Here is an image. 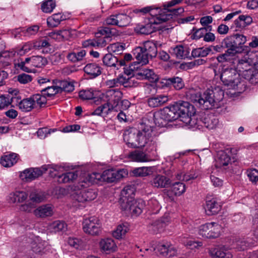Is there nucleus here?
Returning <instances> with one entry per match:
<instances>
[{
  "label": "nucleus",
  "instance_id": "nucleus-1",
  "mask_svg": "<svg viewBox=\"0 0 258 258\" xmlns=\"http://www.w3.org/2000/svg\"><path fill=\"white\" fill-rule=\"evenodd\" d=\"M246 37L242 34H236L228 38L227 43V57L239 55L236 68L239 72H250L251 67L258 64V52L248 50V47L243 44Z\"/></svg>",
  "mask_w": 258,
  "mask_h": 258
},
{
  "label": "nucleus",
  "instance_id": "nucleus-2",
  "mask_svg": "<svg viewBox=\"0 0 258 258\" xmlns=\"http://www.w3.org/2000/svg\"><path fill=\"white\" fill-rule=\"evenodd\" d=\"M152 128L145 123H141L139 130L135 128L126 130L123 134V140L128 147L142 148L153 141Z\"/></svg>",
  "mask_w": 258,
  "mask_h": 258
},
{
  "label": "nucleus",
  "instance_id": "nucleus-3",
  "mask_svg": "<svg viewBox=\"0 0 258 258\" xmlns=\"http://www.w3.org/2000/svg\"><path fill=\"white\" fill-rule=\"evenodd\" d=\"M161 116L168 122L180 119L185 124L184 118L189 117L195 113L194 107L188 102L179 101L161 110Z\"/></svg>",
  "mask_w": 258,
  "mask_h": 258
},
{
  "label": "nucleus",
  "instance_id": "nucleus-4",
  "mask_svg": "<svg viewBox=\"0 0 258 258\" xmlns=\"http://www.w3.org/2000/svg\"><path fill=\"white\" fill-rule=\"evenodd\" d=\"M224 96V91L219 86L213 89H208L203 94L196 93L192 94L190 96L191 101L204 109H210L214 106L216 101L220 102Z\"/></svg>",
  "mask_w": 258,
  "mask_h": 258
},
{
  "label": "nucleus",
  "instance_id": "nucleus-5",
  "mask_svg": "<svg viewBox=\"0 0 258 258\" xmlns=\"http://www.w3.org/2000/svg\"><path fill=\"white\" fill-rule=\"evenodd\" d=\"M87 186L81 182L74 183L69 186V190L73 199L80 203L90 202L95 199L97 193L95 189L86 188Z\"/></svg>",
  "mask_w": 258,
  "mask_h": 258
},
{
  "label": "nucleus",
  "instance_id": "nucleus-6",
  "mask_svg": "<svg viewBox=\"0 0 258 258\" xmlns=\"http://www.w3.org/2000/svg\"><path fill=\"white\" fill-rule=\"evenodd\" d=\"M47 60L46 58L40 56L35 55L26 57L24 60H18L15 63V66L17 69H20L27 73H35L36 68H42L46 66Z\"/></svg>",
  "mask_w": 258,
  "mask_h": 258
},
{
  "label": "nucleus",
  "instance_id": "nucleus-7",
  "mask_svg": "<svg viewBox=\"0 0 258 258\" xmlns=\"http://www.w3.org/2000/svg\"><path fill=\"white\" fill-rule=\"evenodd\" d=\"M183 120L185 122V124L190 127L199 128L200 126H205L210 130L214 128L218 123L216 119H212L209 115L199 119L195 113L189 117L184 118Z\"/></svg>",
  "mask_w": 258,
  "mask_h": 258
},
{
  "label": "nucleus",
  "instance_id": "nucleus-8",
  "mask_svg": "<svg viewBox=\"0 0 258 258\" xmlns=\"http://www.w3.org/2000/svg\"><path fill=\"white\" fill-rule=\"evenodd\" d=\"M83 230L88 235L99 236L102 232V224L97 217H90L83 221Z\"/></svg>",
  "mask_w": 258,
  "mask_h": 258
},
{
  "label": "nucleus",
  "instance_id": "nucleus-9",
  "mask_svg": "<svg viewBox=\"0 0 258 258\" xmlns=\"http://www.w3.org/2000/svg\"><path fill=\"white\" fill-rule=\"evenodd\" d=\"M134 189L132 186H126L121 190L119 202L122 210L130 212L131 205L134 200Z\"/></svg>",
  "mask_w": 258,
  "mask_h": 258
},
{
  "label": "nucleus",
  "instance_id": "nucleus-10",
  "mask_svg": "<svg viewBox=\"0 0 258 258\" xmlns=\"http://www.w3.org/2000/svg\"><path fill=\"white\" fill-rule=\"evenodd\" d=\"M220 226L214 223H208L200 226L199 234L205 238H214L220 235Z\"/></svg>",
  "mask_w": 258,
  "mask_h": 258
},
{
  "label": "nucleus",
  "instance_id": "nucleus-11",
  "mask_svg": "<svg viewBox=\"0 0 258 258\" xmlns=\"http://www.w3.org/2000/svg\"><path fill=\"white\" fill-rule=\"evenodd\" d=\"M107 99V103L111 108V110L118 111L119 109L120 102L122 97V93L117 89H110L106 91L105 94Z\"/></svg>",
  "mask_w": 258,
  "mask_h": 258
},
{
  "label": "nucleus",
  "instance_id": "nucleus-12",
  "mask_svg": "<svg viewBox=\"0 0 258 258\" xmlns=\"http://www.w3.org/2000/svg\"><path fill=\"white\" fill-rule=\"evenodd\" d=\"M133 54L136 61L134 62V64L130 65V70L134 71L138 68L136 67L137 64H141L142 65L146 64L149 62V57L144 51L142 46H139L133 50Z\"/></svg>",
  "mask_w": 258,
  "mask_h": 258
},
{
  "label": "nucleus",
  "instance_id": "nucleus-13",
  "mask_svg": "<svg viewBox=\"0 0 258 258\" xmlns=\"http://www.w3.org/2000/svg\"><path fill=\"white\" fill-rule=\"evenodd\" d=\"M42 169L40 168H28L19 172L20 179L26 182H31L42 175Z\"/></svg>",
  "mask_w": 258,
  "mask_h": 258
},
{
  "label": "nucleus",
  "instance_id": "nucleus-14",
  "mask_svg": "<svg viewBox=\"0 0 258 258\" xmlns=\"http://www.w3.org/2000/svg\"><path fill=\"white\" fill-rule=\"evenodd\" d=\"M101 174L102 181L113 182L125 177L127 175V172L124 169H108L104 171Z\"/></svg>",
  "mask_w": 258,
  "mask_h": 258
},
{
  "label": "nucleus",
  "instance_id": "nucleus-15",
  "mask_svg": "<svg viewBox=\"0 0 258 258\" xmlns=\"http://www.w3.org/2000/svg\"><path fill=\"white\" fill-rule=\"evenodd\" d=\"M171 182L169 178L162 174H156L150 181L152 186L159 188L167 187L171 184Z\"/></svg>",
  "mask_w": 258,
  "mask_h": 258
},
{
  "label": "nucleus",
  "instance_id": "nucleus-16",
  "mask_svg": "<svg viewBox=\"0 0 258 258\" xmlns=\"http://www.w3.org/2000/svg\"><path fill=\"white\" fill-rule=\"evenodd\" d=\"M136 77L139 79H147L151 82H156L158 79V76L156 74L153 70L143 68L139 70L136 74Z\"/></svg>",
  "mask_w": 258,
  "mask_h": 258
},
{
  "label": "nucleus",
  "instance_id": "nucleus-17",
  "mask_svg": "<svg viewBox=\"0 0 258 258\" xmlns=\"http://www.w3.org/2000/svg\"><path fill=\"white\" fill-rule=\"evenodd\" d=\"M205 211L208 215L217 214L221 210V205L216 199L207 197L206 198Z\"/></svg>",
  "mask_w": 258,
  "mask_h": 258
},
{
  "label": "nucleus",
  "instance_id": "nucleus-18",
  "mask_svg": "<svg viewBox=\"0 0 258 258\" xmlns=\"http://www.w3.org/2000/svg\"><path fill=\"white\" fill-rule=\"evenodd\" d=\"M156 249L161 254L165 256H174L177 252L176 248L170 242L159 243Z\"/></svg>",
  "mask_w": 258,
  "mask_h": 258
},
{
  "label": "nucleus",
  "instance_id": "nucleus-19",
  "mask_svg": "<svg viewBox=\"0 0 258 258\" xmlns=\"http://www.w3.org/2000/svg\"><path fill=\"white\" fill-rule=\"evenodd\" d=\"M155 25V24L153 22L152 19L151 18L147 23L137 25L135 30L137 33L149 35L156 30V28Z\"/></svg>",
  "mask_w": 258,
  "mask_h": 258
},
{
  "label": "nucleus",
  "instance_id": "nucleus-20",
  "mask_svg": "<svg viewBox=\"0 0 258 258\" xmlns=\"http://www.w3.org/2000/svg\"><path fill=\"white\" fill-rule=\"evenodd\" d=\"M170 52L177 58L185 59L188 57L190 49L187 46L179 45L174 47H171Z\"/></svg>",
  "mask_w": 258,
  "mask_h": 258
},
{
  "label": "nucleus",
  "instance_id": "nucleus-21",
  "mask_svg": "<svg viewBox=\"0 0 258 258\" xmlns=\"http://www.w3.org/2000/svg\"><path fill=\"white\" fill-rule=\"evenodd\" d=\"M28 197V195L26 191L17 190L10 194L8 200L11 203H22L25 202Z\"/></svg>",
  "mask_w": 258,
  "mask_h": 258
},
{
  "label": "nucleus",
  "instance_id": "nucleus-22",
  "mask_svg": "<svg viewBox=\"0 0 258 258\" xmlns=\"http://www.w3.org/2000/svg\"><path fill=\"white\" fill-rule=\"evenodd\" d=\"M101 249L107 254L116 251L117 247L114 241L111 238L102 239L99 242Z\"/></svg>",
  "mask_w": 258,
  "mask_h": 258
},
{
  "label": "nucleus",
  "instance_id": "nucleus-23",
  "mask_svg": "<svg viewBox=\"0 0 258 258\" xmlns=\"http://www.w3.org/2000/svg\"><path fill=\"white\" fill-rule=\"evenodd\" d=\"M53 207L49 204L41 205L33 211L34 215L38 218H45L53 215Z\"/></svg>",
  "mask_w": 258,
  "mask_h": 258
},
{
  "label": "nucleus",
  "instance_id": "nucleus-24",
  "mask_svg": "<svg viewBox=\"0 0 258 258\" xmlns=\"http://www.w3.org/2000/svg\"><path fill=\"white\" fill-rule=\"evenodd\" d=\"M158 43L154 41H146L143 43L142 48L146 52L149 58L155 57L157 54Z\"/></svg>",
  "mask_w": 258,
  "mask_h": 258
},
{
  "label": "nucleus",
  "instance_id": "nucleus-25",
  "mask_svg": "<svg viewBox=\"0 0 258 258\" xmlns=\"http://www.w3.org/2000/svg\"><path fill=\"white\" fill-rule=\"evenodd\" d=\"M102 177L101 174L94 172L87 174L85 177L81 178L79 182L88 186L90 184L98 183V181H102Z\"/></svg>",
  "mask_w": 258,
  "mask_h": 258
},
{
  "label": "nucleus",
  "instance_id": "nucleus-26",
  "mask_svg": "<svg viewBox=\"0 0 258 258\" xmlns=\"http://www.w3.org/2000/svg\"><path fill=\"white\" fill-rule=\"evenodd\" d=\"M18 160V155L11 153L1 157L0 162L2 165L6 167H10L15 164Z\"/></svg>",
  "mask_w": 258,
  "mask_h": 258
},
{
  "label": "nucleus",
  "instance_id": "nucleus-27",
  "mask_svg": "<svg viewBox=\"0 0 258 258\" xmlns=\"http://www.w3.org/2000/svg\"><path fill=\"white\" fill-rule=\"evenodd\" d=\"M40 169H42V174L45 173L46 171H48V174L51 177H58L60 175V173H62L63 170V167L58 166L57 165H45L40 167Z\"/></svg>",
  "mask_w": 258,
  "mask_h": 258
},
{
  "label": "nucleus",
  "instance_id": "nucleus-28",
  "mask_svg": "<svg viewBox=\"0 0 258 258\" xmlns=\"http://www.w3.org/2000/svg\"><path fill=\"white\" fill-rule=\"evenodd\" d=\"M169 100V97L165 95H160L148 99V103L151 107H157L163 105Z\"/></svg>",
  "mask_w": 258,
  "mask_h": 258
},
{
  "label": "nucleus",
  "instance_id": "nucleus-29",
  "mask_svg": "<svg viewBox=\"0 0 258 258\" xmlns=\"http://www.w3.org/2000/svg\"><path fill=\"white\" fill-rule=\"evenodd\" d=\"M145 207V202L142 199L134 200L130 207V211L133 216H137L142 213Z\"/></svg>",
  "mask_w": 258,
  "mask_h": 258
},
{
  "label": "nucleus",
  "instance_id": "nucleus-30",
  "mask_svg": "<svg viewBox=\"0 0 258 258\" xmlns=\"http://www.w3.org/2000/svg\"><path fill=\"white\" fill-rule=\"evenodd\" d=\"M218 62L220 63L219 66V68L218 70V74H216V76L217 77H219L221 81L222 82L224 85L226 84V78H224V74L226 72V69L225 68L224 63L226 61V54L225 53L222 54L221 55L217 56V58Z\"/></svg>",
  "mask_w": 258,
  "mask_h": 258
},
{
  "label": "nucleus",
  "instance_id": "nucleus-31",
  "mask_svg": "<svg viewBox=\"0 0 258 258\" xmlns=\"http://www.w3.org/2000/svg\"><path fill=\"white\" fill-rule=\"evenodd\" d=\"M252 22V18L248 15H241L234 21V24L236 28H243Z\"/></svg>",
  "mask_w": 258,
  "mask_h": 258
},
{
  "label": "nucleus",
  "instance_id": "nucleus-32",
  "mask_svg": "<svg viewBox=\"0 0 258 258\" xmlns=\"http://www.w3.org/2000/svg\"><path fill=\"white\" fill-rule=\"evenodd\" d=\"M128 157L132 161L138 162H147L150 160L149 156L145 153L140 151L131 152Z\"/></svg>",
  "mask_w": 258,
  "mask_h": 258
},
{
  "label": "nucleus",
  "instance_id": "nucleus-33",
  "mask_svg": "<svg viewBox=\"0 0 258 258\" xmlns=\"http://www.w3.org/2000/svg\"><path fill=\"white\" fill-rule=\"evenodd\" d=\"M200 175L199 171L191 169L189 172L183 173L182 172H179L176 174V178L178 180H183L189 181L197 178Z\"/></svg>",
  "mask_w": 258,
  "mask_h": 258
},
{
  "label": "nucleus",
  "instance_id": "nucleus-34",
  "mask_svg": "<svg viewBox=\"0 0 258 258\" xmlns=\"http://www.w3.org/2000/svg\"><path fill=\"white\" fill-rule=\"evenodd\" d=\"M84 72L90 75L92 78H95L101 73V69L96 63H89L84 68Z\"/></svg>",
  "mask_w": 258,
  "mask_h": 258
},
{
  "label": "nucleus",
  "instance_id": "nucleus-35",
  "mask_svg": "<svg viewBox=\"0 0 258 258\" xmlns=\"http://www.w3.org/2000/svg\"><path fill=\"white\" fill-rule=\"evenodd\" d=\"M102 61L104 66L108 67H116L117 66H119L117 58L110 52L103 57Z\"/></svg>",
  "mask_w": 258,
  "mask_h": 258
},
{
  "label": "nucleus",
  "instance_id": "nucleus-36",
  "mask_svg": "<svg viewBox=\"0 0 258 258\" xmlns=\"http://www.w3.org/2000/svg\"><path fill=\"white\" fill-rule=\"evenodd\" d=\"M165 84L166 85H172L176 90H180L184 87V83L182 79L178 77H174L164 79Z\"/></svg>",
  "mask_w": 258,
  "mask_h": 258
},
{
  "label": "nucleus",
  "instance_id": "nucleus-37",
  "mask_svg": "<svg viewBox=\"0 0 258 258\" xmlns=\"http://www.w3.org/2000/svg\"><path fill=\"white\" fill-rule=\"evenodd\" d=\"M47 245V243L46 242L36 238L31 243V248L34 252L41 253L44 252Z\"/></svg>",
  "mask_w": 258,
  "mask_h": 258
},
{
  "label": "nucleus",
  "instance_id": "nucleus-38",
  "mask_svg": "<svg viewBox=\"0 0 258 258\" xmlns=\"http://www.w3.org/2000/svg\"><path fill=\"white\" fill-rule=\"evenodd\" d=\"M65 20L64 17L61 13H56L47 19V25L51 27L57 26L61 21Z\"/></svg>",
  "mask_w": 258,
  "mask_h": 258
},
{
  "label": "nucleus",
  "instance_id": "nucleus-39",
  "mask_svg": "<svg viewBox=\"0 0 258 258\" xmlns=\"http://www.w3.org/2000/svg\"><path fill=\"white\" fill-rule=\"evenodd\" d=\"M19 109L24 112H28L35 108L31 97L24 99L18 103Z\"/></svg>",
  "mask_w": 258,
  "mask_h": 258
},
{
  "label": "nucleus",
  "instance_id": "nucleus-40",
  "mask_svg": "<svg viewBox=\"0 0 258 258\" xmlns=\"http://www.w3.org/2000/svg\"><path fill=\"white\" fill-rule=\"evenodd\" d=\"M172 18V14L170 13V11L169 10L166 12H163L157 15L156 17H153L152 18L153 22L155 25L161 24L163 22L167 21Z\"/></svg>",
  "mask_w": 258,
  "mask_h": 258
},
{
  "label": "nucleus",
  "instance_id": "nucleus-41",
  "mask_svg": "<svg viewBox=\"0 0 258 258\" xmlns=\"http://www.w3.org/2000/svg\"><path fill=\"white\" fill-rule=\"evenodd\" d=\"M86 54L85 50H81L77 52H70L67 56V58L72 62H76L84 59Z\"/></svg>",
  "mask_w": 258,
  "mask_h": 258
},
{
  "label": "nucleus",
  "instance_id": "nucleus-42",
  "mask_svg": "<svg viewBox=\"0 0 258 258\" xmlns=\"http://www.w3.org/2000/svg\"><path fill=\"white\" fill-rule=\"evenodd\" d=\"M116 79L118 86L122 85L124 87H132L134 86V78L119 76Z\"/></svg>",
  "mask_w": 258,
  "mask_h": 258
},
{
  "label": "nucleus",
  "instance_id": "nucleus-43",
  "mask_svg": "<svg viewBox=\"0 0 258 258\" xmlns=\"http://www.w3.org/2000/svg\"><path fill=\"white\" fill-rule=\"evenodd\" d=\"M128 225L127 223L119 225L113 232L112 235L116 239H120L124 236L128 230Z\"/></svg>",
  "mask_w": 258,
  "mask_h": 258
},
{
  "label": "nucleus",
  "instance_id": "nucleus-44",
  "mask_svg": "<svg viewBox=\"0 0 258 258\" xmlns=\"http://www.w3.org/2000/svg\"><path fill=\"white\" fill-rule=\"evenodd\" d=\"M31 98L33 104H34L35 107L38 106L43 107L47 102L46 96L43 94V95L40 94H34L31 96Z\"/></svg>",
  "mask_w": 258,
  "mask_h": 258
},
{
  "label": "nucleus",
  "instance_id": "nucleus-45",
  "mask_svg": "<svg viewBox=\"0 0 258 258\" xmlns=\"http://www.w3.org/2000/svg\"><path fill=\"white\" fill-rule=\"evenodd\" d=\"M153 169V167H141L134 169L133 173L136 176L144 177L152 173Z\"/></svg>",
  "mask_w": 258,
  "mask_h": 258
},
{
  "label": "nucleus",
  "instance_id": "nucleus-46",
  "mask_svg": "<svg viewBox=\"0 0 258 258\" xmlns=\"http://www.w3.org/2000/svg\"><path fill=\"white\" fill-rule=\"evenodd\" d=\"M238 149L235 147L227 148V166L228 163H235L238 159Z\"/></svg>",
  "mask_w": 258,
  "mask_h": 258
},
{
  "label": "nucleus",
  "instance_id": "nucleus-47",
  "mask_svg": "<svg viewBox=\"0 0 258 258\" xmlns=\"http://www.w3.org/2000/svg\"><path fill=\"white\" fill-rule=\"evenodd\" d=\"M49 229L54 232H64L67 229V225L64 221H55L49 225Z\"/></svg>",
  "mask_w": 258,
  "mask_h": 258
},
{
  "label": "nucleus",
  "instance_id": "nucleus-48",
  "mask_svg": "<svg viewBox=\"0 0 258 258\" xmlns=\"http://www.w3.org/2000/svg\"><path fill=\"white\" fill-rule=\"evenodd\" d=\"M125 44L116 42L110 44L107 47V50L110 53H114L116 54H121L125 49Z\"/></svg>",
  "mask_w": 258,
  "mask_h": 258
},
{
  "label": "nucleus",
  "instance_id": "nucleus-49",
  "mask_svg": "<svg viewBox=\"0 0 258 258\" xmlns=\"http://www.w3.org/2000/svg\"><path fill=\"white\" fill-rule=\"evenodd\" d=\"M78 177L77 172H69L66 173H62L58 176V182L60 183H67L73 181Z\"/></svg>",
  "mask_w": 258,
  "mask_h": 258
},
{
  "label": "nucleus",
  "instance_id": "nucleus-50",
  "mask_svg": "<svg viewBox=\"0 0 258 258\" xmlns=\"http://www.w3.org/2000/svg\"><path fill=\"white\" fill-rule=\"evenodd\" d=\"M211 51V49L209 47H200L194 48L191 51V56L192 57H205L207 56Z\"/></svg>",
  "mask_w": 258,
  "mask_h": 258
},
{
  "label": "nucleus",
  "instance_id": "nucleus-51",
  "mask_svg": "<svg viewBox=\"0 0 258 258\" xmlns=\"http://www.w3.org/2000/svg\"><path fill=\"white\" fill-rule=\"evenodd\" d=\"M165 221L163 220H158L154 222L149 226V231L153 233H157L162 230L165 226Z\"/></svg>",
  "mask_w": 258,
  "mask_h": 258
},
{
  "label": "nucleus",
  "instance_id": "nucleus-52",
  "mask_svg": "<svg viewBox=\"0 0 258 258\" xmlns=\"http://www.w3.org/2000/svg\"><path fill=\"white\" fill-rule=\"evenodd\" d=\"M116 19L117 26L120 27L128 25L131 21V18L124 14H116Z\"/></svg>",
  "mask_w": 258,
  "mask_h": 258
},
{
  "label": "nucleus",
  "instance_id": "nucleus-53",
  "mask_svg": "<svg viewBox=\"0 0 258 258\" xmlns=\"http://www.w3.org/2000/svg\"><path fill=\"white\" fill-rule=\"evenodd\" d=\"M34 49L32 41L24 43L21 47L17 48L15 51L18 55L23 56Z\"/></svg>",
  "mask_w": 258,
  "mask_h": 258
},
{
  "label": "nucleus",
  "instance_id": "nucleus-54",
  "mask_svg": "<svg viewBox=\"0 0 258 258\" xmlns=\"http://www.w3.org/2000/svg\"><path fill=\"white\" fill-rule=\"evenodd\" d=\"M17 99V97H13L11 95H8L7 96H0V109H3L8 107Z\"/></svg>",
  "mask_w": 258,
  "mask_h": 258
},
{
  "label": "nucleus",
  "instance_id": "nucleus-55",
  "mask_svg": "<svg viewBox=\"0 0 258 258\" xmlns=\"http://www.w3.org/2000/svg\"><path fill=\"white\" fill-rule=\"evenodd\" d=\"M171 190L175 196H180L185 191V185L180 182L174 183L171 187Z\"/></svg>",
  "mask_w": 258,
  "mask_h": 258
},
{
  "label": "nucleus",
  "instance_id": "nucleus-56",
  "mask_svg": "<svg viewBox=\"0 0 258 258\" xmlns=\"http://www.w3.org/2000/svg\"><path fill=\"white\" fill-rule=\"evenodd\" d=\"M181 242L190 249L196 248L202 245L201 242L194 241L190 239H188L185 236L181 238Z\"/></svg>",
  "mask_w": 258,
  "mask_h": 258
},
{
  "label": "nucleus",
  "instance_id": "nucleus-57",
  "mask_svg": "<svg viewBox=\"0 0 258 258\" xmlns=\"http://www.w3.org/2000/svg\"><path fill=\"white\" fill-rule=\"evenodd\" d=\"M41 92L46 96V97H50L55 95L57 93H60V89L58 86H48L42 90Z\"/></svg>",
  "mask_w": 258,
  "mask_h": 258
},
{
  "label": "nucleus",
  "instance_id": "nucleus-58",
  "mask_svg": "<svg viewBox=\"0 0 258 258\" xmlns=\"http://www.w3.org/2000/svg\"><path fill=\"white\" fill-rule=\"evenodd\" d=\"M15 50L10 51H4L0 52V62L8 63L9 61L16 54Z\"/></svg>",
  "mask_w": 258,
  "mask_h": 258
},
{
  "label": "nucleus",
  "instance_id": "nucleus-59",
  "mask_svg": "<svg viewBox=\"0 0 258 258\" xmlns=\"http://www.w3.org/2000/svg\"><path fill=\"white\" fill-rule=\"evenodd\" d=\"M113 29H110L108 27H103L100 28L98 32L96 34L97 37H99V35H101L106 38L108 39H111L112 36L114 34Z\"/></svg>",
  "mask_w": 258,
  "mask_h": 258
},
{
  "label": "nucleus",
  "instance_id": "nucleus-60",
  "mask_svg": "<svg viewBox=\"0 0 258 258\" xmlns=\"http://www.w3.org/2000/svg\"><path fill=\"white\" fill-rule=\"evenodd\" d=\"M161 207L158 201L155 199H151L148 201V208L151 211L153 214H157L161 209Z\"/></svg>",
  "mask_w": 258,
  "mask_h": 258
},
{
  "label": "nucleus",
  "instance_id": "nucleus-61",
  "mask_svg": "<svg viewBox=\"0 0 258 258\" xmlns=\"http://www.w3.org/2000/svg\"><path fill=\"white\" fill-rule=\"evenodd\" d=\"M55 7V3L53 0H46L41 5L42 11L46 13H51Z\"/></svg>",
  "mask_w": 258,
  "mask_h": 258
},
{
  "label": "nucleus",
  "instance_id": "nucleus-62",
  "mask_svg": "<svg viewBox=\"0 0 258 258\" xmlns=\"http://www.w3.org/2000/svg\"><path fill=\"white\" fill-rule=\"evenodd\" d=\"M58 87L60 89V93L63 91L66 92H71L74 90V85L72 82L62 81Z\"/></svg>",
  "mask_w": 258,
  "mask_h": 258
},
{
  "label": "nucleus",
  "instance_id": "nucleus-63",
  "mask_svg": "<svg viewBox=\"0 0 258 258\" xmlns=\"http://www.w3.org/2000/svg\"><path fill=\"white\" fill-rule=\"evenodd\" d=\"M45 196L41 192H32L29 196V200L33 203H39L44 201Z\"/></svg>",
  "mask_w": 258,
  "mask_h": 258
},
{
  "label": "nucleus",
  "instance_id": "nucleus-64",
  "mask_svg": "<svg viewBox=\"0 0 258 258\" xmlns=\"http://www.w3.org/2000/svg\"><path fill=\"white\" fill-rule=\"evenodd\" d=\"M214 258H225L226 248L224 245L218 246L213 250Z\"/></svg>",
  "mask_w": 258,
  "mask_h": 258
}]
</instances>
